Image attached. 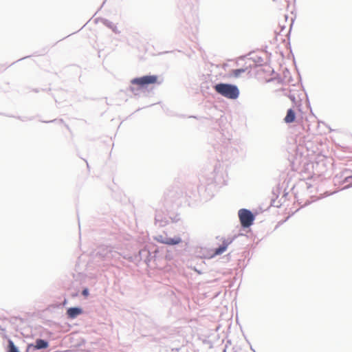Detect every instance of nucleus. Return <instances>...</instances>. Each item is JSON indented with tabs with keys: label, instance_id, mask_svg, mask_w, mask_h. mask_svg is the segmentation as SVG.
I'll return each mask as SVG.
<instances>
[{
	"label": "nucleus",
	"instance_id": "nucleus-1",
	"mask_svg": "<svg viewBox=\"0 0 352 352\" xmlns=\"http://www.w3.org/2000/svg\"><path fill=\"white\" fill-rule=\"evenodd\" d=\"M159 78L155 75L144 76L140 78H135L131 80V86L129 90L135 95L138 94V92L147 88L149 85L160 84Z\"/></svg>",
	"mask_w": 352,
	"mask_h": 352
},
{
	"label": "nucleus",
	"instance_id": "nucleus-2",
	"mask_svg": "<svg viewBox=\"0 0 352 352\" xmlns=\"http://www.w3.org/2000/svg\"><path fill=\"white\" fill-rule=\"evenodd\" d=\"M214 88L217 93L231 100L238 98L240 94L237 86L232 84L219 83L217 84Z\"/></svg>",
	"mask_w": 352,
	"mask_h": 352
},
{
	"label": "nucleus",
	"instance_id": "nucleus-3",
	"mask_svg": "<svg viewBox=\"0 0 352 352\" xmlns=\"http://www.w3.org/2000/svg\"><path fill=\"white\" fill-rule=\"evenodd\" d=\"M238 214L241 224L243 228H248L252 225L254 216L250 210L244 208L241 209L239 210Z\"/></svg>",
	"mask_w": 352,
	"mask_h": 352
},
{
	"label": "nucleus",
	"instance_id": "nucleus-4",
	"mask_svg": "<svg viewBox=\"0 0 352 352\" xmlns=\"http://www.w3.org/2000/svg\"><path fill=\"white\" fill-rule=\"evenodd\" d=\"M315 165L318 166L319 163L308 162L304 166L301 171L304 179H312L315 175H320L322 171H314Z\"/></svg>",
	"mask_w": 352,
	"mask_h": 352
},
{
	"label": "nucleus",
	"instance_id": "nucleus-5",
	"mask_svg": "<svg viewBox=\"0 0 352 352\" xmlns=\"http://www.w3.org/2000/svg\"><path fill=\"white\" fill-rule=\"evenodd\" d=\"M156 240L161 243H164V244H166V245H177L182 242V239L179 236H175L174 238H168V237L164 236L162 234L158 235L156 237Z\"/></svg>",
	"mask_w": 352,
	"mask_h": 352
},
{
	"label": "nucleus",
	"instance_id": "nucleus-6",
	"mask_svg": "<svg viewBox=\"0 0 352 352\" xmlns=\"http://www.w3.org/2000/svg\"><path fill=\"white\" fill-rule=\"evenodd\" d=\"M231 242L232 241L228 239H224L222 244L219 248L214 250L212 254H210V258H213L224 253Z\"/></svg>",
	"mask_w": 352,
	"mask_h": 352
},
{
	"label": "nucleus",
	"instance_id": "nucleus-7",
	"mask_svg": "<svg viewBox=\"0 0 352 352\" xmlns=\"http://www.w3.org/2000/svg\"><path fill=\"white\" fill-rule=\"evenodd\" d=\"M82 309L78 307H71L67 309V314L70 318H75L77 316L81 314Z\"/></svg>",
	"mask_w": 352,
	"mask_h": 352
},
{
	"label": "nucleus",
	"instance_id": "nucleus-8",
	"mask_svg": "<svg viewBox=\"0 0 352 352\" xmlns=\"http://www.w3.org/2000/svg\"><path fill=\"white\" fill-rule=\"evenodd\" d=\"M296 118V113L292 109L287 110V115L284 118V120L286 123H292L294 122Z\"/></svg>",
	"mask_w": 352,
	"mask_h": 352
},
{
	"label": "nucleus",
	"instance_id": "nucleus-9",
	"mask_svg": "<svg viewBox=\"0 0 352 352\" xmlns=\"http://www.w3.org/2000/svg\"><path fill=\"white\" fill-rule=\"evenodd\" d=\"M48 346V343L44 340L38 339L36 341L35 347L38 349H46Z\"/></svg>",
	"mask_w": 352,
	"mask_h": 352
},
{
	"label": "nucleus",
	"instance_id": "nucleus-10",
	"mask_svg": "<svg viewBox=\"0 0 352 352\" xmlns=\"http://www.w3.org/2000/svg\"><path fill=\"white\" fill-rule=\"evenodd\" d=\"M248 70V67H245V68H241V69H233L232 71V74L233 75L234 77L235 78H238L239 77L241 74L243 73H245V72H247Z\"/></svg>",
	"mask_w": 352,
	"mask_h": 352
},
{
	"label": "nucleus",
	"instance_id": "nucleus-11",
	"mask_svg": "<svg viewBox=\"0 0 352 352\" xmlns=\"http://www.w3.org/2000/svg\"><path fill=\"white\" fill-rule=\"evenodd\" d=\"M9 351L8 352H19L16 347L14 346V343L12 341H9Z\"/></svg>",
	"mask_w": 352,
	"mask_h": 352
},
{
	"label": "nucleus",
	"instance_id": "nucleus-12",
	"mask_svg": "<svg viewBox=\"0 0 352 352\" xmlns=\"http://www.w3.org/2000/svg\"><path fill=\"white\" fill-rule=\"evenodd\" d=\"M161 216H162V214L161 212H157L155 215V220L156 221H161Z\"/></svg>",
	"mask_w": 352,
	"mask_h": 352
},
{
	"label": "nucleus",
	"instance_id": "nucleus-13",
	"mask_svg": "<svg viewBox=\"0 0 352 352\" xmlns=\"http://www.w3.org/2000/svg\"><path fill=\"white\" fill-rule=\"evenodd\" d=\"M82 294H83L84 296H87V295H88V290H87V289H84V290L82 291Z\"/></svg>",
	"mask_w": 352,
	"mask_h": 352
}]
</instances>
